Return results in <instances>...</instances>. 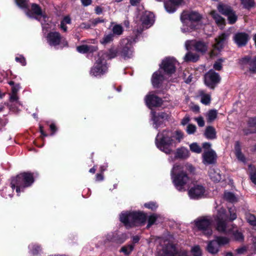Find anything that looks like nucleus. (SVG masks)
Wrapping results in <instances>:
<instances>
[{
	"label": "nucleus",
	"instance_id": "nucleus-1",
	"mask_svg": "<svg viewBox=\"0 0 256 256\" xmlns=\"http://www.w3.org/2000/svg\"><path fill=\"white\" fill-rule=\"evenodd\" d=\"M34 182V174L30 172L20 173L11 178L10 185L12 189L16 188L17 193L23 191L26 188L30 186Z\"/></svg>",
	"mask_w": 256,
	"mask_h": 256
},
{
	"label": "nucleus",
	"instance_id": "nucleus-2",
	"mask_svg": "<svg viewBox=\"0 0 256 256\" xmlns=\"http://www.w3.org/2000/svg\"><path fill=\"white\" fill-rule=\"evenodd\" d=\"M174 141L170 132L166 130L159 132L155 140L157 148L166 154H170L172 152V146Z\"/></svg>",
	"mask_w": 256,
	"mask_h": 256
},
{
	"label": "nucleus",
	"instance_id": "nucleus-3",
	"mask_svg": "<svg viewBox=\"0 0 256 256\" xmlns=\"http://www.w3.org/2000/svg\"><path fill=\"white\" fill-rule=\"evenodd\" d=\"M146 220V215L140 212H132L128 214H122L120 220L128 228L144 224Z\"/></svg>",
	"mask_w": 256,
	"mask_h": 256
},
{
	"label": "nucleus",
	"instance_id": "nucleus-4",
	"mask_svg": "<svg viewBox=\"0 0 256 256\" xmlns=\"http://www.w3.org/2000/svg\"><path fill=\"white\" fill-rule=\"evenodd\" d=\"M182 167L179 165H174L172 170V174H176L174 178L173 182L178 190H185L184 186H185L190 180L189 177L187 174L182 172Z\"/></svg>",
	"mask_w": 256,
	"mask_h": 256
},
{
	"label": "nucleus",
	"instance_id": "nucleus-5",
	"mask_svg": "<svg viewBox=\"0 0 256 256\" xmlns=\"http://www.w3.org/2000/svg\"><path fill=\"white\" fill-rule=\"evenodd\" d=\"M212 220L210 216H204L198 218L195 220L194 223L198 229L208 236L212 234Z\"/></svg>",
	"mask_w": 256,
	"mask_h": 256
},
{
	"label": "nucleus",
	"instance_id": "nucleus-6",
	"mask_svg": "<svg viewBox=\"0 0 256 256\" xmlns=\"http://www.w3.org/2000/svg\"><path fill=\"white\" fill-rule=\"evenodd\" d=\"M119 56L124 60L131 58L133 56L134 48L132 42L128 38H123L120 40V46H118Z\"/></svg>",
	"mask_w": 256,
	"mask_h": 256
},
{
	"label": "nucleus",
	"instance_id": "nucleus-7",
	"mask_svg": "<svg viewBox=\"0 0 256 256\" xmlns=\"http://www.w3.org/2000/svg\"><path fill=\"white\" fill-rule=\"evenodd\" d=\"M108 68L106 60L104 58L100 57L92 67L90 74L94 76H101L107 72Z\"/></svg>",
	"mask_w": 256,
	"mask_h": 256
},
{
	"label": "nucleus",
	"instance_id": "nucleus-8",
	"mask_svg": "<svg viewBox=\"0 0 256 256\" xmlns=\"http://www.w3.org/2000/svg\"><path fill=\"white\" fill-rule=\"evenodd\" d=\"M162 250L164 256H190L186 250L170 242L165 244Z\"/></svg>",
	"mask_w": 256,
	"mask_h": 256
},
{
	"label": "nucleus",
	"instance_id": "nucleus-9",
	"mask_svg": "<svg viewBox=\"0 0 256 256\" xmlns=\"http://www.w3.org/2000/svg\"><path fill=\"white\" fill-rule=\"evenodd\" d=\"M220 80L219 74L212 70H210L204 76V84L212 90L216 88Z\"/></svg>",
	"mask_w": 256,
	"mask_h": 256
},
{
	"label": "nucleus",
	"instance_id": "nucleus-10",
	"mask_svg": "<svg viewBox=\"0 0 256 256\" xmlns=\"http://www.w3.org/2000/svg\"><path fill=\"white\" fill-rule=\"evenodd\" d=\"M160 66L166 74L171 76L176 70V60L173 58H166L162 60Z\"/></svg>",
	"mask_w": 256,
	"mask_h": 256
},
{
	"label": "nucleus",
	"instance_id": "nucleus-11",
	"mask_svg": "<svg viewBox=\"0 0 256 256\" xmlns=\"http://www.w3.org/2000/svg\"><path fill=\"white\" fill-rule=\"evenodd\" d=\"M145 102L146 106L150 108L160 106L163 103L162 98L154 94L146 96Z\"/></svg>",
	"mask_w": 256,
	"mask_h": 256
},
{
	"label": "nucleus",
	"instance_id": "nucleus-12",
	"mask_svg": "<svg viewBox=\"0 0 256 256\" xmlns=\"http://www.w3.org/2000/svg\"><path fill=\"white\" fill-rule=\"evenodd\" d=\"M214 220L216 222V228L218 232L225 234H229L230 232L231 229L229 228L226 219L214 218Z\"/></svg>",
	"mask_w": 256,
	"mask_h": 256
},
{
	"label": "nucleus",
	"instance_id": "nucleus-13",
	"mask_svg": "<svg viewBox=\"0 0 256 256\" xmlns=\"http://www.w3.org/2000/svg\"><path fill=\"white\" fill-rule=\"evenodd\" d=\"M229 36V34L225 32L222 33L218 37L215 38V44L213 45V48L214 50L220 52L224 47L225 44Z\"/></svg>",
	"mask_w": 256,
	"mask_h": 256
},
{
	"label": "nucleus",
	"instance_id": "nucleus-14",
	"mask_svg": "<svg viewBox=\"0 0 256 256\" xmlns=\"http://www.w3.org/2000/svg\"><path fill=\"white\" fill-rule=\"evenodd\" d=\"M233 39L238 46L240 48L246 45L250 38L248 34L244 32H239L234 34Z\"/></svg>",
	"mask_w": 256,
	"mask_h": 256
},
{
	"label": "nucleus",
	"instance_id": "nucleus-15",
	"mask_svg": "<svg viewBox=\"0 0 256 256\" xmlns=\"http://www.w3.org/2000/svg\"><path fill=\"white\" fill-rule=\"evenodd\" d=\"M168 118L169 115L164 112H158L157 114H154L152 116L154 128L158 129L164 124V121L168 120Z\"/></svg>",
	"mask_w": 256,
	"mask_h": 256
},
{
	"label": "nucleus",
	"instance_id": "nucleus-16",
	"mask_svg": "<svg viewBox=\"0 0 256 256\" xmlns=\"http://www.w3.org/2000/svg\"><path fill=\"white\" fill-rule=\"evenodd\" d=\"M128 238L126 234L122 233L118 234L116 232L109 234L106 236V240L110 242H112L118 244H122L124 243Z\"/></svg>",
	"mask_w": 256,
	"mask_h": 256
},
{
	"label": "nucleus",
	"instance_id": "nucleus-17",
	"mask_svg": "<svg viewBox=\"0 0 256 256\" xmlns=\"http://www.w3.org/2000/svg\"><path fill=\"white\" fill-rule=\"evenodd\" d=\"M46 38L50 46H57L60 43L62 36L58 32H50L48 34Z\"/></svg>",
	"mask_w": 256,
	"mask_h": 256
},
{
	"label": "nucleus",
	"instance_id": "nucleus-18",
	"mask_svg": "<svg viewBox=\"0 0 256 256\" xmlns=\"http://www.w3.org/2000/svg\"><path fill=\"white\" fill-rule=\"evenodd\" d=\"M184 0H168L164 3V8L167 12L173 13L176 10Z\"/></svg>",
	"mask_w": 256,
	"mask_h": 256
},
{
	"label": "nucleus",
	"instance_id": "nucleus-19",
	"mask_svg": "<svg viewBox=\"0 0 256 256\" xmlns=\"http://www.w3.org/2000/svg\"><path fill=\"white\" fill-rule=\"evenodd\" d=\"M204 187L200 185H197L189 190L188 194L192 198H198L204 194Z\"/></svg>",
	"mask_w": 256,
	"mask_h": 256
},
{
	"label": "nucleus",
	"instance_id": "nucleus-20",
	"mask_svg": "<svg viewBox=\"0 0 256 256\" xmlns=\"http://www.w3.org/2000/svg\"><path fill=\"white\" fill-rule=\"evenodd\" d=\"M154 14L152 12L148 11L143 12L140 20L144 26H151L154 22Z\"/></svg>",
	"mask_w": 256,
	"mask_h": 256
},
{
	"label": "nucleus",
	"instance_id": "nucleus-21",
	"mask_svg": "<svg viewBox=\"0 0 256 256\" xmlns=\"http://www.w3.org/2000/svg\"><path fill=\"white\" fill-rule=\"evenodd\" d=\"M28 10L26 12V14L30 18H34V15L35 14L38 16H42V10L40 6L36 4H32L31 6V10L27 8ZM36 18V17H34Z\"/></svg>",
	"mask_w": 256,
	"mask_h": 256
},
{
	"label": "nucleus",
	"instance_id": "nucleus-22",
	"mask_svg": "<svg viewBox=\"0 0 256 256\" xmlns=\"http://www.w3.org/2000/svg\"><path fill=\"white\" fill-rule=\"evenodd\" d=\"M164 77L162 74L158 72H154L152 76V83L154 88H158L160 87L163 80Z\"/></svg>",
	"mask_w": 256,
	"mask_h": 256
},
{
	"label": "nucleus",
	"instance_id": "nucleus-23",
	"mask_svg": "<svg viewBox=\"0 0 256 256\" xmlns=\"http://www.w3.org/2000/svg\"><path fill=\"white\" fill-rule=\"evenodd\" d=\"M98 50L97 46L82 44L76 47V50L81 54L93 53Z\"/></svg>",
	"mask_w": 256,
	"mask_h": 256
},
{
	"label": "nucleus",
	"instance_id": "nucleus-24",
	"mask_svg": "<svg viewBox=\"0 0 256 256\" xmlns=\"http://www.w3.org/2000/svg\"><path fill=\"white\" fill-rule=\"evenodd\" d=\"M234 153L238 160H246L242 152L241 144L240 141H236L234 145Z\"/></svg>",
	"mask_w": 256,
	"mask_h": 256
},
{
	"label": "nucleus",
	"instance_id": "nucleus-25",
	"mask_svg": "<svg viewBox=\"0 0 256 256\" xmlns=\"http://www.w3.org/2000/svg\"><path fill=\"white\" fill-rule=\"evenodd\" d=\"M220 246L218 244L214 239V240L210 241L206 247V250L208 252L212 254H216L219 251Z\"/></svg>",
	"mask_w": 256,
	"mask_h": 256
},
{
	"label": "nucleus",
	"instance_id": "nucleus-26",
	"mask_svg": "<svg viewBox=\"0 0 256 256\" xmlns=\"http://www.w3.org/2000/svg\"><path fill=\"white\" fill-rule=\"evenodd\" d=\"M204 136L208 140H214L216 138V132L212 126H208L204 132Z\"/></svg>",
	"mask_w": 256,
	"mask_h": 256
},
{
	"label": "nucleus",
	"instance_id": "nucleus-27",
	"mask_svg": "<svg viewBox=\"0 0 256 256\" xmlns=\"http://www.w3.org/2000/svg\"><path fill=\"white\" fill-rule=\"evenodd\" d=\"M190 152L187 148L181 147L176 149L174 156L176 158H187Z\"/></svg>",
	"mask_w": 256,
	"mask_h": 256
},
{
	"label": "nucleus",
	"instance_id": "nucleus-28",
	"mask_svg": "<svg viewBox=\"0 0 256 256\" xmlns=\"http://www.w3.org/2000/svg\"><path fill=\"white\" fill-rule=\"evenodd\" d=\"M209 176L211 180L216 182H219L222 180V176L218 169L210 168Z\"/></svg>",
	"mask_w": 256,
	"mask_h": 256
},
{
	"label": "nucleus",
	"instance_id": "nucleus-29",
	"mask_svg": "<svg viewBox=\"0 0 256 256\" xmlns=\"http://www.w3.org/2000/svg\"><path fill=\"white\" fill-rule=\"evenodd\" d=\"M210 14L216 24L218 26H224L226 24L225 20L220 16L216 11L212 10L210 12Z\"/></svg>",
	"mask_w": 256,
	"mask_h": 256
},
{
	"label": "nucleus",
	"instance_id": "nucleus-30",
	"mask_svg": "<svg viewBox=\"0 0 256 256\" xmlns=\"http://www.w3.org/2000/svg\"><path fill=\"white\" fill-rule=\"evenodd\" d=\"M218 10L220 13L226 16L229 15L233 11L230 6L224 4H218Z\"/></svg>",
	"mask_w": 256,
	"mask_h": 256
},
{
	"label": "nucleus",
	"instance_id": "nucleus-31",
	"mask_svg": "<svg viewBox=\"0 0 256 256\" xmlns=\"http://www.w3.org/2000/svg\"><path fill=\"white\" fill-rule=\"evenodd\" d=\"M202 158L203 160H216L217 155L213 150L210 149L204 152Z\"/></svg>",
	"mask_w": 256,
	"mask_h": 256
},
{
	"label": "nucleus",
	"instance_id": "nucleus-32",
	"mask_svg": "<svg viewBox=\"0 0 256 256\" xmlns=\"http://www.w3.org/2000/svg\"><path fill=\"white\" fill-rule=\"evenodd\" d=\"M194 46L196 51L202 53H205L208 49L206 44L202 41H197L195 42Z\"/></svg>",
	"mask_w": 256,
	"mask_h": 256
},
{
	"label": "nucleus",
	"instance_id": "nucleus-33",
	"mask_svg": "<svg viewBox=\"0 0 256 256\" xmlns=\"http://www.w3.org/2000/svg\"><path fill=\"white\" fill-rule=\"evenodd\" d=\"M200 56L198 54L188 52L185 55L184 60L186 62H196L198 60Z\"/></svg>",
	"mask_w": 256,
	"mask_h": 256
},
{
	"label": "nucleus",
	"instance_id": "nucleus-34",
	"mask_svg": "<svg viewBox=\"0 0 256 256\" xmlns=\"http://www.w3.org/2000/svg\"><path fill=\"white\" fill-rule=\"evenodd\" d=\"M224 198L231 203L236 202L238 201V198L234 193L230 192H224Z\"/></svg>",
	"mask_w": 256,
	"mask_h": 256
},
{
	"label": "nucleus",
	"instance_id": "nucleus-35",
	"mask_svg": "<svg viewBox=\"0 0 256 256\" xmlns=\"http://www.w3.org/2000/svg\"><path fill=\"white\" fill-rule=\"evenodd\" d=\"M240 4L242 6V8L244 9L250 10V9L254 8L255 2L254 0H240Z\"/></svg>",
	"mask_w": 256,
	"mask_h": 256
},
{
	"label": "nucleus",
	"instance_id": "nucleus-36",
	"mask_svg": "<svg viewBox=\"0 0 256 256\" xmlns=\"http://www.w3.org/2000/svg\"><path fill=\"white\" fill-rule=\"evenodd\" d=\"M248 172L250 176V179L252 182L256 184V168L252 165L250 164L248 168Z\"/></svg>",
	"mask_w": 256,
	"mask_h": 256
},
{
	"label": "nucleus",
	"instance_id": "nucleus-37",
	"mask_svg": "<svg viewBox=\"0 0 256 256\" xmlns=\"http://www.w3.org/2000/svg\"><path fill=\"white\" fill-rule=\"evenodd\" d=\"M246 219L247 222L252 226H254L256 230V217L250 213L246 214Z\"/></svg>",
	"mask_w": 256,
	"mask_h": 256
},
{
	"label": "nucleus",
	"instance_id": "nucleus-38",
	"mask_svg": "<svg viewBox=\"0 0 256 256\" xmlns=\"http://www.w3.org/2000/svg\"><path fill=\"white\" fill-rule=\"evenodd\" d=\"M114 34L110 33L108 34H104V37L100 40V42L102 45H106L110 43L114 40Z\"/></svg>",
	"mask_w": 256,
	"mask_h": 256
},
{
	"label": "nucleus",
	"instance_id": "nucleus-39",
	"mask_svg": "<svg viewBox=\"0 0 256 256\" xmlns=\"http://www.w3.org/2000/svg\"><path fill=\"white\" fill-rule=\"evenodd\" d=\"M119 55L118 48H114V47H111L106 52V56L108 59H112Z\"/></svg>",
	"mask_w": 256,
	"mask_h": 256
},
{
	"label": "nucleus",
	"instance_id": "nucleus-40",
	"mask_svg": "<svg viewBox=\"0 0 256 256\" xmlns=\"http://www.w3.org/2000/svg\"><path fill=\"white\" fill-rule=\"evenodd\" d=\"M187 17H188V20L190 21L194 22H200L202 18V16L198 12H190L188 14Z\"/></svg>",
	"mask_w": 256,
	"mask_h": 256
},
{
	"label": "nucleus",
	"instance_id": "nucleus-41",
	"mask_svg": "<svg viewBox=\"0 0 256 256\" xmlns=\"http://www.w3.org/2000/svg\"><path fill=\"white\" fill-rule=\"evenodd\" d=\"M218 112L216 110H210L206 116L207 122H213L217 117Z\"/></svg>",
	"mask_w": 256,
	"mask_h": 256
},
{
	"label": "nucleus",
	"instance_id": "nucleus-42",
	"mask_svg": "<svg viewBox=\"0 0 256 256\" xmlns=\"http://www.w3.org/2000/svg\"><path fill=\"white\" fill-rule=\"evenodd\" d=\"M218 244V246L220 247L226 244H227L230 242V239L226 236H216L215 238Z\"/></svg>",
	"mask_w": 256,
	"mask_h": 256
},
{
	"label": "nucleus",
	"instance_id": "nucleus-43",
	"mask_svg": "<svg viewBox=\"0 0 256 256\" xmlns=\"http://www.w3.org/2000/svg\"><path fill=\"white\" fill-rule=\"evenodd\" d=\"M112 32L114 36V35L120 36L124 32V28L121 25L116 24L112 27Z\"/></svg>",
	"mask_w": 256,
	"mask_h": 256
},
{
	"label": "nucleus",
	"instance_id": "nucleus-44",
	"mask_svg": "<svg viewBox=\"0 0 256 256\" xmlns=\"http://www.w3.org/2000/svg\"><path fill=\"white\" fill-rule=\"evenodd\" d=\"M251 62V57L249 56H245L238 60V64L242 66H244L245 65L248 64L250 66Z\"/></svg>",
	"mask_w": 256,
	"mask_h": 256
},
{
	"label": "nucleus",
	"instance_id": "nucleus-45",
	"mask_svg": "<svg viewBox=\"0 0 256 256\" xmlns=\"http://www.w3.org/2000/svg\"><path fill=\"white\" fill-rule=\"evenodd\" d=\"M228 23L230 24H234L238 20V16L233 10L229 15L227 16Z\"/></svg>",
	"mask_w": 256,
	"mask_h": 256
},
{
	"label": "nucleus",
	"instance_id": "nucleus-46",
	"mask_svg": "<svg viewBox=\"0 0 256 256\" xmlns=\"http://www.w3.org/2000/svg\"><path fill=\"white\" fill-rule=\"evenodd\" d=\"M134 249L132 244H129L122 246L120 249V252H124L125 254H129Z\"/></svg>",
	"mask_w": 256,
	"mask_h": 256
},
{
	"label": "nucleus",
	"instance_id": "nucleus-47",
	"mask_svg": "<svg viewBox=\"0 0 256 256\" xmlns=\"http://www.w3.org/2000/svg\"><path fill=\"white\" fill-rule=\"evenodd\" d=\"M190 150L192 152L200 154L202 152V148L197 143H192L190 146Z\"/></svg>",
	"mask_w": 256,
	"mask_h": 256
},
{
	"label": "nucleus",
	"instance_id": "nucleus-48",
	"mask_svg": "<svg viewBox=\"0 0 256 256\" xmlns=\"http://www.w3.org/2000/svg\"><path fill=\"white\" fill-rule=\"evenodd\" d=\"M228 212L230 214V220L233 221L237 218L236 214V210L234 207L228 208Z\"/></svg>",
	"mask_w": 256,
	"mask_h": 256
},
{
	"label": "nucleus",
	"instance_id": "nucleus-49",
	"mask_svg": "<svg viewBox=\"0 0 256 256\" xmlns=\"http://www.w3.org/2000/svg\"><path fill=\"white\" fill-rule=\"evenodd\" d=\"M249 70L252 74L256 73V56L252 60L251 59Z\"/></svg>",
	"mask_w": 256,
	"mask_h": 256
},
{
	"label": "nucleus",
	"instance_id": "nucleus-50",
	"mask_svg": "<svg viewBox=\"0 0 256 256\" xmlns=\"http://www.w3.org/2000/svg\"><path fill=\"white\" fill-rule=\"evenodd\" d=\"M224 60L222 58H219L214 64L213 68L216 70H220L222 69V62Z\"/></svg>",
	"mask_w": 256,
	"mask_h": 256
},
{
	"label": "nucleus",
	"instance_id": "nucleus-51",
	"mask_svg": "<svg viewBox=\"0 0 256 256\" xmlns=\"http://www.w3.org/2000/svg\"><path fill=\"white\" fill-rule=\"evenodd\" d=\"M158 216L156 214H152L150 216L148 219V224L146 226L148 228H150L156 221Z\"/></svg>",
	"mask_w": 256,
	"mask_h": 256
},
{
	"label": "nucleus",
	"instance_id": "nucleus-52",
	"mask_svg": "<svg viewBox=\"0 0 256 256\" xmlns=\"http://www.w3.org/2000/svg\"><path fill=\"white\" fill-rule=\"evenodd\" d=\"M175 136H174L178 142H180L181 140L184 138V133L180 130H176L174 132Z\"/></svg>",
	"mask_w": 256,
	"mask_h": 256
},
{
	"label": "nucleus",
	"instance_id": "nucleus-53",
	"mask_svg": "<svg viewBox=\"0 0 256 256\" xmlns=\"http://www.w3.org/2000/svg\"><path fill=\"white\" fill-rule=\"evenodd\" d=\"M16 4L22 8H28V6L26 0H15Z\"/></svg>",
	"mask_w": 256,
	"mask_h": 256
},
{
	"label": "nucleus",
	"instance_id": "nucleus-54",
	"mask_svg": "<svg viewBox=\"0 0 256 256\" xmlns=\"http://www.w3.org/2000/svg\"><path fill=\"white\" fill-rule=\"evenodd\" d=\"M15 60L16 62L20 63L22 66H25L26 64L25 58L22 54H20L16 56L15 58Z\"/></svg>",
	"mask_w": 256,
	"mask_h": 256
},
{
	"label": "nucleus",
	"instance_id": "nucleus-55",
	"mask_svg": "<svg viewBox=\"0 0 256 256\" xmlns=\"http://www.w3.org/2000/svg\"><path fill=\"white\" fill-rule=\"evenodd\" d=\"M30 248L33 254H37L41 250L40 246L36 244H32Z\"/></svg>",
	"mask_w": 256,
	"mask_h": 256
},
{
	"label": "nucleus",
	"instance_id": "nucleus-56",
	"mask_svg": "<svg viewBox=\"0 0 256 256\" xmlns=\"http://www.w3.org/2000/svg\"><path fill=\"white\" fill-rule=\"evenodd\" d=\"M215 218H224V219H226V210L224 208H220L218 210V214L215 216Z\"/></svg>",
	"mask_w": 256,
	"mask_h": 256
},
{
	"label": "nucleus",
	"instance_id": "nucleus-57",
	"mask_svg": "<svg viewBox=\"0 0 256 256\" xmlns=\"http://www.w3.org/2000/svg\"><path fill=\"white\" fill-rule=\"evenodd\" d=\"M201 102L206 105L208 104L210 102V96L208 94H204L201 98Z\"/></svg>",
	"mask_w": 256,
	"mask_h": 256
},
{
	"label": "nucleus",
	"instance_id": "nucleus-58",
	"mask_svg": "<svg viewBox=\"0 0 256 256\" xmlns=\"http://www.w3.org/2000/svg\"><path fill=\"white\" fill-rule=\"evenodd\" d=\"M196 126L192 124H189L187 126L186 132L189 134H194L196 131Z\"/></svg>",
	"mask_w": 256,
	"mask_h": 256
},
{
	"label": "nucleus",
	"instance_id": "nucleus-59",
	"mask_svg": "<svg viewBox=\"0 0 256 256\" xmlns=\"http://www.w3.org/2000/svg\"><path fill=\"white\" fill-rule=\"evenodd\" d=\"M192 252L194 256H201L202 255L200 248L198 246H194L192 250Z\"/></svg>",
	"mask_w": 256,
	"mask_h": 256
},
{
	"label": "nucleus",
	"instance_id": "nucleus-60",
	"mask_svg": "<svg viewBox=\"0 0 256 256\" xmlns=\"http://www.w3.org/2000/svg\"><path fill=\"white\" fill-rule=\"evenodd\" d=\"M233 235L234 239L236 240L242 241L244 240V236L242 233L238 230L234 232Z\"/></svg>",
	"mask_w": 256,
	"mask_h": 256
},
{
	"label": "nucleus",
	"instance_id": "nucleus-61",
	"mask_svg": "<svg viewBox=\"0 0 256 256\" xmlns=\"http://www.w3.org/2000/svg\"><path fill=\"white\" fill-rule=\"evenodd\" d=\"M144 206L146 208L150 209L153 210H155L158 207V206L156 205V203L154 202L146 203L144 204Z\"/></svg>",
	"mask_w": 256,
	"mask_h": 256
},
{
	"label": "nucleus",
	"instance_id": "nucleus-62",
	"mask_svg": "<svg viewBox=\"0 0 256 256\" xmlns=\"http://www.w3.org/2000/svg\"><path fill=\"white\" fill-rule=\"evenodd\" d=\"M8 122V118H0V132L2 130V128L7 124Z\"/></svg>",
	"mask_w": 256,
	"mask_h": 256
},
{
	"label": "nucleus",
	"instance_id": "nucleus-63",
	"mask_svg": "<svg viewBox=\"0 0 256 256\" xmlns=\"http://www.w3.org/2000/svg\"><path fill=\"white\" fill-rule=\"evenodd\" d=\"M50 129L51 132V134H50L51 136L54 135L58 130V128H57L56 124L54 123H52L50 124Z\"/></svg>",
	"mask_w": 256,
	"mask_h": 256
},
{
	"label": "nucleus",
	"instance_id": "nucleus-64",
	"mask_svg": "<svg viewBox=\"0 0 256 256\" xmlns=\"http://www.w3.org/2000/svg\"><path fill=\"white\" fill-rule=\"evenodd\" d=\"M21 88L20 84H16L15 86H13L12 87V94H18V92Z\"/></svg>",
	"mask_w": 256,
	"mask_h": 256
}]
</instances>
